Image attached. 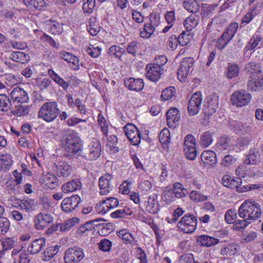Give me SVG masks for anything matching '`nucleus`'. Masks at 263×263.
Wrapping results in <instances>:
<instances>
[{
  "mask_svg": "<svg viewBox=\"0 0 263 263\" xmlns=\"http://www.w3.org/2000/svg\"><path fill=\"white\" fill-rule=\"evenodd\" d=\"M239 219L235 224V230L245 229L249 224L258 219L261 216L260 206L255 201H245L238 210Z\"/></svg>",
  "mask_w": 263,
  "mask_h": 263,
  "instance_id": "1",
  "label": "nucleus"
},
{
  "mask_svg": "<svg viewBox=\"0 0 263 263\" xmlns=\"http://www.w3.org/2000/svg\"><path fill=\"white\" fill-rule=\"evenodd\" d=\"M60 113L58 104L55 102H48L44 103L41 107L38 117L46 122L54 120Z\"/></svg>",
  "mask_w": 263,
  "mask_h": 263,
  "instance_id": "2",
  "label": "nucleus"
},
{
  "mask_svg": "<svg viewBox=\"0 0 263 263\" xmlns=\"http://www.w3.org/2000/svg\"><path fill=\"white\" fill-rule=\"evenodd\" d=\"M65 146V149L70 154H76L81 147V139L77 136V134L71 133L70 130L65 131V134L62 140Z\"/></svg>",
  "mask_w": 263,
  "mask_h": 263,
  "instance_id": "3",
  "label": "nucleus"
},
{
  "mask_svg": "<svg viewBox=\"0 0 263 263\" xmlns=\"http://www.w3.org/2000/svg\"><path fill=\"white\" fill-rule=\"evenodd\" d=\"M197 224V219L193 214L184 215L177 223V228L185 233H192L195 231Z\"/></svg>",
  "mask_w": 263,
  "mask_h": 263,
  "instance_id": "4",
  "label": "nucleus"
},
{
  "mask_svg": "<svg viewBox=\"0 0 263 263\" xmlns=\"http://www.w3.org/2000/svg\"><path fill=\"white\" fill-rule=\"evenodd\" d=\"M123 131L131 144L138 146L141 142V134L139 129L133 124L128 123L123 127Z\"/></svg>",
  "mask_w": 263,
  "mask_h": 263,
  "instance_id": "5",
  "label": "nucleus"
},
{
  "mask_svg": "<svg viewBox=\"0 0 263 263\" xmlns=\"http://www.w3.org/2000/svg\"><path fill=\"white\" fill-rule=\"evenodd\" d=\"M251 95L246 90L234 92L231 98L232 104L237 107H243L247 105L251 101Z\"/></svg>",
  "mask_w": 263,
  "mask_h": 263,
  "instance_id": "6",
  "label": "nucleus"
},
{
  "mask_svg": "<svg viewBox=\"0 0 263 263\" xmlns=\"http://www.w3.org/2000/svg\"><path fill=\"white\" fill-rule=\"evenodd\" d=\"M202 101V95L200 92H196L192 95L187 106V111L190 116L196 115L199 112Z\"/></svg>",
  "mask_w": 263,
  "mask_h": 263,
  "instance_id": "7",
  "label": "nucleus"
},
{
  "mask_svg": "<svg viewBox=\"0 0 263 263\" xmlns=\"http://www.w3.org/2000/svg\"><path fill=\"white\" fill-rule=\"evenodd\" d=\"M101 146L97 138H92L89 142L86 149V159L89 160H95L99 157L101 154Z\"/></svg>",
  "mask_w": 263,
  "mask_h": 263,
  "instance_id": "8",
  "label": "nucleus"
},
{
  "mask_svg": "<svg viewBox=\"0 0 263 263\" xmlns=\"http://www.w3.org/2000/svg\"><path fill=\"white\" fill-rule=\"evenodd\" d=\"M194 63V60L191 57L185 58L181 61L177 73L178 78L181 82L185 80Z\"/></svg>",
  "mask_w": 263,
  "mask_h": 263,
  "instance_id": "9",
  "label": "nucleus"
},
{
  "mask_svg": "<svg viewBox=\"0 0 263 263\" xmlns=\"http://www.w3.org/2000/svg\"><path fill=\"white\" fill-rule=\"evenodd\" d=\"M80 222V219L78 217H73L65 220L63 223H57L52 225L48 231H60L61 232H65L69 231L70 229L76 224Z\"/></svg>",
  "mask_w": 263,
  "mask_h": 263,
  "instance_id": "10",
  "label": "nucleus"
},
{
  "mask_svg": "<svg viewBox=\"0 0 263 263\" xmlns=\"http://www.w3.org/2000/svg\"><path fill=\"white\" fill-rule=\"evenodd\" d=\"M53 218L52 216L48 213H40L34 219L35 228L38 230H41L48 226L52 222Z\"/></svg>",
  "mask_w": 263,
  "mask_h": 263,
  "instance_id": "11",
  "label": "nucleus"
},
{
  "mask_svg": "<svg viewBox=\"0 0 263 263\" xmlns=\"http://www.w3.org/2000/svg\"><path fill=\"white\" fill-rule=\"evenodd\" d=\"M146 70L145 76L146 78L153 82L157 81L163 72V68L154 64L147 65Z\"/></svg>",
  "mask_w": 263,
  "mask_h": 263,
  "instance_id": "12",
  "label": "nucleus"
},
{
  "mask_svg": "<svg viewBox=\"0 0 263 263\" xmlns=\"http://www.w3.org/2000/svg\"><path fill=\"white\" fill-rule=\"evenodd\" d=\"M218 99L215 97L208 96L204 101L203 112L205 116L209 117L215 112L218 108Z\"/></svg>",
  "mask_w": 263,
  "mask_h": 263,
  "instance_id": "13",
  "label": "nucleus"
},
{
  "mask_svg": "<svg viewBox=\"0 0 263 263\" xmlns=\"http://www.w3.org/2000/svg\"><path fill=\"white\" fill-rule=\"evenodd\" d=\"M247 88L251 91H260L263 88V76L262 73L251 76L247 84Z\"/></svg>",
  "mask_w": 263,
  "mask_h": 263,
  "instance_id": "14",
  "label": "nucleus"
},
{
  "mask_svg": "<svg viewBox=\"0 0 263 263\" xmlns=\"http://www.w3.org/2000/svg\"><path fill=\"white\" fill-rule=\"evenodd\" d=\"M81 201V197L78 195L65 198L62 202V209L65 212H70L78 206Z\"/></svg>",
  "mask_w": 263,
  "mask_h": 263,
  "instance_id": "15",
  "label": "nucleus"
},
{
  "mask_svg": "<svg viewBox=\"0 0 263 263\" xmlns=\"http://www.w3.org/2000/svg\"><path fill=\"white\" fill-rule=\"evenodd\" d=\"M82 254V249L74 247L68 249L65 253V263H76L80 261Z\"/></svg>",
  "mask_w": 263,
  "mask_h": 263,
  "instance_id": "16",
  "label": "nucleus"
},
{
  "mask_svg": "<svg viewBox=\"0 0 263 263\" xmlns=\"http://www.w3.org/2000/svg\"><path fill=\"white\" fill-rule=\"evenodd\" d=\"M112 178L111 175L108 174H105L100 178L99 185L100 189V195H106L110 192L111 189L110 181Z\"/></svg>",
  "mask_w": 263,
  "mask_h": 263,
  "instance_id": "17",
  "label": "nucleus"
},
{
  "mask_svg": "<svg viewBox=\"0 0 263 263\" xmlns=\"http://www.w3.org/2000/svg\"><path fill=\"white\" fill-rule=\"evenodd\" d=\"M11 97L13 102L21 104L27 103L29 100L27 92L18 87L13 88L11 92Z\"/></svg>",
  "mask_w": 263,
  "mask_h": 263,
  "instance_id": "18",
  "label": "nucleus"
},
{
  "mask_svg": "<svg viewBox=\"0 0 263 263\" xmlns=\"http://www.w3.org/2000/svg\"><path fill=\"white\" fill-rule=\"evenodd\" d=\"M179 110L176 108L169 109L166 114L167 124L170 128L175 127L176 123L178 122L180 118Z\"/></svg>",
  "mask_w": 263,
  "mask_h": 263,
  "instance_id": "19",
  "label": "nucleus"
},
{
  "mask_svg": "<svg viewBox=\"0 0 263 263\" xmlns=\"http://www.w3.org/2000/svg\"><path fill=\"white\" fill-rule=\"evenodd\" d=\"M124 84L129 90L136 91L141 90L144 87V82L141 79L130 78L124 81Z\"/></svg>",
  "mask_w": 263,
  "mask_h": 263,
  "instance_id": "20",
  "label": "nucleus"
},
{
  "mask_svg": "<svg viewBox=\"0 0 263 263\" xmlns=\"http://www.w3.org/2000/svg\"><path fill=\"white\" fill-rule=\"evenodd\" d=\"M236 175L241 179V178H252L255 176L254 167H249L246 165H241L236 170Z\"/></svg>",
  "mask_w": 263,
  "mask_h": 263,
  "instance_id": "21",
  "label": "nucleus"
},
{
  "mask_svg": "<svg viewBox=\"0 0 263 263\" xmlns=\"http://www.w3.org/2000/svg\"><path fill=\"white\" fill-rule=\"evenodd\" d=\"M222 183L226 187L234 189L238 187V185H241L242 180L239 178H235L230 175H225L222 178Z\"/></svg>",
  "mask_w": 263,
  "mask_h": 263,
  "instance_id": "22",
  "label": "nucleus"
},
{
  "mask_svg": "<svg viewBox=\"0 0 263 263\" xmlns=\"http://www.w3.org/2000/svg\"><path fill=\"white\" fill-rule=\"evenodd\" d=\"M45 239L43 238L36 239L29 244L28 251L31 254L38 253L45 247Z\"/></svg>",
  "mask_w": 263,
  "mask_h": 263,
  "instance_id": "23",
  "label": "nucleus"
},
{
  "mask_svg": "<svg viewBox=\"0 0 263 263\" xmlns=\"http://www.w3.org/2000/svg\"><path fill=\"white\" fill-rule=\"evenodd\" d=\"M201 160L204 165H212L217 162L216 155L214 151H204L200 156Z\"/></svg>",
  "mask_w": 263,
  "mask_h": 263,
  "instance_id": "24",
  "label": "nucleus"
},
{
  "mask_svg": "<svg viewBox=\"0 0 263 263\" xmlns=\"http://www.w3.org/2000/svg\"><path fill=\"white\" fill-rule=\"evenodd\" d=\"M234 141L232 137L224 135L220 138L217 144V147L219 148V150L229 149L233 146Z\"/></svg>",
  "mask_w": 263,
  "mask_h": 263,
  "instance_id": "25",
  "label": "nucleus"
},
{
  "mask_svg": "<svg viewBox=\"0 0 263 263\" xmlns=\"http://www.w3.org/2000/svg\"><path fill=\"white\" fill-rule=\"evenodd\" d=\"M159 204L157 201V195L155 194L149 195L146 207V211L152 214H156L159 211Z\"/></svg>",
  "mask_w": 263,
  "mask_h": 263,
  "instance_id": "26",
  "label": "nucleus"
},
{
  "mask_svg": "<svg viewBox=\"0 0 263 263\" xmlns=\"http://www.w3.org/2000/svg\"><path fill=\"white\" fill-rule=\"evenodd\" d=\"M159 141L164 149L168 151L171 144L170 133L167 128L162 129L159 135Z\"/></svg>",
  "mask_w": 263,
  "mask_h": 263,
  "instance_id": "27",
  "label": "nucleus"
},
{
  "mask_svg": "<svg viewBox=\"0 0 263 263\" xmlns=\"http://www.w3.org/2000/svg\"><path fill=\"white\" fill-rule=\"evenodd\" d=\"M71 167L65 162H62L55 166V172L58 176L66 177L68 176L71 172Z\"/></svg>",
  "mask_w": 263,
  "mask_h": 263,
  "instance_id": "28",
  "label": "nucleus"
},
{
  "mask_svg": "<svg viewBox=\"0 0 263 263\" xmlns=\"http://www.w3.org/2000/svg\"><path fill=\"white\" fill-rule=\"evenodd\" d=\"M82 186V183L79 180L72 179L63 185L62 190L65 193L72 192L77 190L80 189Z\"/></svg>",
  "mask_w": 263,
  "mask_h": 263,
  "instance_id": "29",
  "label": "nucleus"
},
{
  "mask_svg": "<svg viewBox=\"0 0 263 263\" xmlns=\"http://www.w3.org/2000/svg\"><path fill=\"white\" fill-rule=\"evenodd\" d=\"M239 246L235 243L228 244L226 247L221 249L220 254L222 256H232L239 251Z\"/></svg>",
  "mask_w": 263,
  "mask_h": 263,
  "instance_id": "30",
  "label": "nucleus"
},
{
  "mask_svg": "<svg viewBox=\"0 0 263 263\" xmlns=\"http://www.w3.org/2000/svg\"><path fill=\"white\" fill-rule=\"evenodd\" d=\"M197 241L200 243L201 246L206 247H210L215 245L219 242V240L218 239L204 235L199 236L197 239Z\"/></svg>",
  "mask_w": 263,
  "mask_h": 263,
  "instance_id": "31",
  "label": "nucleus"
},
{
  "mask_svg": "<svg viewBox=\"0 0 263 263\" xmlns=\"http://www.w3.org/2000/svg\"><path fill=\"white\" fill-rule=\"evenodd\" d=\"M230 124L237 134L243 135L250 131V127L247 124H242L241 122L236 121H232L230 122Z\"/></svg>",
  "mask_w": 263,
  "mask_h": 263,
  "instance_id": "32",
  "label": "nucleus"
},
{
  "mask_svg": "<svg viewBox=\"0 0 263 263\" xmlns=\"http://www.w3.org/2000/svg\"><path fill=\"white\" fill-rule=\"evenodd\" d=\"M199 16L193 14L186 18L184 21V26L187 32L191 31L198 24Z\"/></svg>",
  "mask_w": 263,
  "mask_h": 263,
  "instance_id": "33",
  "label": "nucleus"
},
{
  "mask_svg": "<svg viewBox=\"0 0 263 263\" xmlns=\"http://www.w3.org/2000/svg\"><path fill=\"white\" fill-rule=\"evenodd\" d=\"M9 58L16 62L25 63L30 60L28 54L21 51H13L9 55Z\"/></svg>",
  "mask_w": 263,
  "mask_h": 263,
  "instance_id": "34",
  "label": "nucleus"
},
{
  "mask_svg": "<svg viewBox=\"0 0 263 263\" xmlns=\"http://www.w3.org/2000/svg\"><path fill=\"white\" fill-rule=\"evenodd\" d=\"M117 235L122 239L123 241L128 245L133 246L134 245L135 238L132 234L125 229L117 231Z\"/></svg>",
  "mask_w": 263,
  "mask_h": 263,
  "instance_id": "35",
  "label": "nucleus"
},
{
  "mask_svg": "<svg viewBox=\"0 0 263 263\" xmlns=\"http://www.w3.org/2000/svg\"><path fill=\"white\" fill-rule=\"evenodd\" d=\"M17 206L26 212L33 211L35 206L33 200L28 199L27 200H17L16 202Z\"/></svg>",
  "mask_w": 263,
  "mask_h": 263,
  "instance_id": "36",
  "label": "nucleus"
},
{
  "mask_svg": "<svg viewBox=\"0 0 263 263\" xmlns=\"http://www.w3.org/2000/svg\"><path fill=\"white\" fill-rule=\"evenodd\" d=\"M182 5L186 10L193 14L197 13L200 9L199 4L196 0H184Z\"/></svg>",
  "mask_w": 263,
  "mask_h": 263,
  "instance_id": "37",
  "label": "nucleus"
},
{
  "mask_svg": "<svg viewBox=\"0 0 263 263\" xmlns=\"http://www.w3.org/2000/svg\"><path fill=\"white\" fill-rule=\"evenodd\" d=\"M12 164V156L8 153H0V167L8 170Z\"/></svg>",
  "mask_w": 263,
  "mask_h": 263,
  "instance_id": "38",
  "label": "nucleus"
},
{
  "mask_svg": "<svg viewBox=\"0 0 263 263\" xmlns=\"http://www.w3.org/2000/svg\"><path fill=\"white\" fill-rule=\"evenodd\" d=\"M225 221L227 223L234 224V228L235 229V224L236 223V221L241 218H238L237 213L235 210L230 209L228 210L224 215Z\"/></svg>",
  "mask_w": 263,
  "mask_h": 263,
  "instance_id": "39",
  "label": "nucleus"
},
{
  "mask_svg": "<svg viewBox=\"0 0 263 263\" xmlns=\"http://www.w3.org/2000/svg\"><path fill=\"white\" fill-rule=\"evenodd\" d=\"M60 56L65 61L69 63H71L75 65L76 67L74 68V69L79 68V65H77L79 62V59L72 54L65 51H61L60 53Z\"/></svg>",
  "mask_w": 263,
  "mask_h": 263,
  "instance_id": "40",
  "label": "nucleus"
},
{
  "mask_svg": "<svg viewBox=\"0 0 263 263\" xmlns=\"http://www.w3.org/2000/svg\"><path fill=\"white\" fill-rule=\"evenodd\" d=\"M87 30L91 35H96L100 30V27L96 23V18L95 17H91L89 20L88 24L87 25Z\"/></svg>",
  "mask_w": 263,
  "mask_h": 263,
  "instance_id": "41",
  "label": "nucleus"
},
{
  "mask_svg": "<svg viewBox=\"0 0 263 263\" xmlns=\"http://www.w3.org/2000/svg\"><path fill=\"white\" fill-rule=\"evenodd\" d=\"M47 25L48 26L50 32L53 34L59 35L63 31L61 24L57 21L49 20L47 22Z\"/></svg>",
  "mask_w": 263,
  "mask_h": 263,
  "instance_id": "42",
  "label": "nucleus"
},
{
  "mask_svg": "<svg viewBox=\"0 0 263 263\" xmlns=\"http://www.w3.org/2000/svg\"><path fill=\"white\" fill-rule=\"evenodd\" d=\"M125 50L118 45L111 46L108 50V54L111 58H115L119 60L121 58L124 53Z\"/></svg>",
  "mask_w": 263,
  "mask_h": 263,
  "instance_id": "43",
  "label": "nucleus"
},
{
  "mask_svg": "<svg viewBox=\"0 0 263 263\" xmlns=\"http://www.w3.org/2000/svg\"><path fill=\"white\" fill-rule=\"evenodd\" d=\"M239 72V69L238 65L236 64L229 63L226 72V76L228 79H231L236 77Z\"/></svg>",
  "mask_w": 263,
  "mask_h": 263,
  "instance_id": "44",
  "label": "nucleus"
},
{
  "mask_svg": "<svg viewBox=\"0 0 263 263\" xmlns=\"http://www.w3.org/2000/svg\"><path fill=\"white\" fill-rule=\"evenodd\" d=\"M58 249L59 247L58 246L46 248L42 254L43 260L44 261L50 260L58 253Z\"/></svg>",
  "mask_w": 263,
  "mask_h": 263,
  "instance_id": "45",
  "label": "nucleus"
},
{
  "mask_svg": "<svg viewBox=\"0 0 263 263\" xmlns=\"http://www.w3.org/2000/svg\"><path fill=\"white\" fill-rule=\"evenodd\" d=\"M11 106V102L9 97L5 94H0V110L6 111Z\"/></svg>",
  "mask_w": 263,
  "mask_h": 263,
  "instance_id": "46",
  "label": "nucleus"
},
{
  "mask_svg": "<svg viewBox=\"0 0 263 263\" xmlns=\"http://www.w3.org/2000/svg\"><path fill=\"white\" fill-rule=\"evenodd\" d=\"M245 70L251 73V76L259 74V73H262L260 66L255 62H251L248 63L245 66Z\"/></svg>",
  "mask_w": 263,
  "mask_h": 263,
  "instance_id": "47",
  "label": "nucleus"
},
{
  "mask_svg": "<svg viewBox=\"0 0 263 263\" xmlns=\"http://www.w3.org/2000/svg\"><path fill=\"white\" fill-rule=\"evenodd\" d=\"M144 31L140 32V36L143 38H148L155 30V26L152 23H147L144 24Z\"/></svg>",
  "mask_w": 263,
  "mask_h": 263,
  "instance_id": "48",
  "label": "nucleus"
},
{
  "mask_svg": "<svg viewBox=\"0 0 263 263\" xmlns=\"http://www.w3.org/2000/svg\"><path fill=\"white\" fill-rule=\"evenodd\" d=\"M213 141L212 134L210 131L204 132L200 137L201 144L204 147L209 146Z\"/></svg>",
  "mask_w": 263,
  "mask_h": 263,
  "instance_id": "49",
  "label": "nucleus"
},
{
  "mask_svg": "<svg viewBox=\"0 0 263 263\" xmlns=\"http://www.w3.org/2000/svg\"><path fill=\"white\" fill-rule=\"evenodd\" d=\"M96 209L99 213L102 214H106L110 210L106 199L102 200L97 203L96 206Z\"/></svg>",
  "mask_w": 263,
  "mask_h": 263,
  "instance_id": "50",
  "label": "nucleus"
},
{
  "mask_svg": "<svg viewBox=\"0 0 263 263\" xmlns=\"http://www.w3.org/2000/svg\"><path fill=\"white\" fill-rule=\"evenodd\" d=\"M261 39V37L259 36H253L250 39L245 47V49L248 51L254 49L260 42Z\"/></svg>",
  "mask_w": 263,
  "mask_h": 263,
  "instance_id": "51",
  "label": "nucleus"
},
{
  "mask_svg": "<svg viewBox=\"0 0 263 263\" xmlns=\"http://www.w3.org/2000/svg\"><path fill=\"white\" fill-rule=\"evenodd\" d=\"M87 53L92 58H98L101 54V48L99 46L96 47L92 45H90L85 49Z\"/></svg>",
  "mask_w": 263,
  "mask_h": 263,
  "instance_id": "52",
  "label": "nucleus"
},
{
  "mask_svg": "<svg viewBox=\"0 0 263 263\" xmlns=\"http://www.w3.org/2000/svg\"><path fill=\"white\" fill-rule=\"evenodd\" d=\"M175 92V88L174 87H169L162 92L161 97L164 101H167L172 98Z\"/></svg>",
  "mask_w": 263,
  "mask_h": 263,
  "instance_id": "53",
  "label": "nucleus"
},
{
  "mask_svg": "<svg viewBox=\"0 0 263 263\" xmlns=\"http://www.w3.org/2000/svg\"><path fill=\"white\" fill-rule=\"evenodd\" d=\"M183 151L187 159L191 160L195 159L197 156V151L195 146L184 148Z\"/></svg>",
  "mask_w": 263,
  "mask_h": 263,
  "instance_id": "54",
  "label": "nucleus"
},
{
  "mask_svg": "<svg viewBox=\"0 0 263 263\" xmlns=\"http://www.w3.org/2000/svg\"><path fill=\"white\" fill-rule=\"evenodd\" d=\"M24 2L27 7L33 6L37 9H40L45 5L44 0H24Z\"/></svg>",
  "mask_w": 263,
  "mask_h": 263,
  "instance_id": "55",
  "label": "nucleus"
},
{
  "mask_svg": "<svg viewBox=\"0 0 263 263\" xmlns=\"http://www.w3.org/2000/svg\"><path fill=\"white\" fill-rule=\"evenodd\" d=\"M259 157V152L258 149L254 148L250 150L248 159L249 164H255L258 160Z\"/></svg>",
  "mask_w": 263,
  "mask_h": 263,
  "instance_id": "56",
  "label": "nucleus"
},
{
  "mask_svg": "<svg viewBox=\"0 0 263 263\" xmlns=\"http://www.w3.org/2000/svg\"><path fill=\"white\" fill-rule=\"evenodd\" d=\"M112 242L107 239L104 238L98 243V247L103 252H109L111 250Z\"/></svg>",
  "mask_w": 263,
  "mask_h": 263,
  "instance_id": "57",
  "label": "nucleus"
},
{
  "mask_svg": "<svg viewBox=\"0 0 263 263\" xmlns=\"http://www.w3.org/2000/svg\"><path fill=\"white\" fill-rule=\"evenodd\" d=\"M107 145L111 150L114 151L115 152H119V148L117 146L118 142V138L115 135L110 136L107 140Z\"/></svg>",
  "mask_w": 263,
  "mask_h": 263,
  "instance_id": "58",
  "label": "nucleus"
},
{
  "mask_svg": "<svg viewBox=\"0 0 263 263\" xmlns=\"http://www.w3.org/2000/svg\"><path fill=\"white\" fill-rule=\"evenodd\" d=\"M256 15H257V13L256 12L255 10L254 9H251L242 18L241 21V24H249L254 18V17Z\"/></svg>",
  "mask_w": 263,
  "mask_h": 263,
  "instance_id": "59",
  "label": "nucleus"
},
{
  "mask_svg": "<svg viewBox=\"0 0 263 263\" xmlns=\"http://www.w3.org/2000/svg\"><path fill=\"white\" fill-rule=\"evenodd\" d=\"M9 226V220L6 218L0 216V234L6 233L8 231Z\"/></svg>",
  "mask_w": 263,
  "mask_h": 263,
  "instance_id": "60",
  "label": "nucleus"
},
{
  "mask_svg": "<svg viewBox=\"0 0 263 263\" xmlns=\"http://www.w3.org/2000/svg\"><path fill=\"white\" fill-rule=\"evenodd\" d=\"M16 240L17 239L14 237H7L4 239L2 241V245L3 248L5 250L12 248L14 246V243L16 242Z\"/></svg>",
  "mask_w": 263,
  "mask_h": 263,
  "instance_id": "61",
  "label": "nucleus"
},
{
  "mask_svg": "<svg viewBox=\"0 0 263 263\" xmlns=\"http://www.w3.org/2000/svg\"><path fill=\"white\" fill-rule=\"evenodd\" d=\"M217 7L216 5L203 4L201 5V14L204 17L208 16Z\"/></svg>",
  "mask_w": 263,
  "mask_h": 263,
  "instance_id": "62",
  "label": "nucleus"
},
{
  "mask_svg": "<svg viewBox=\"0 0 263 263\" xmlns=\"http://www.w3.org/2000/svg\"><path fill=\"white\" fill-rule=\"evenodd\" d=\"M152 187L151 182L147 180L142 181L139 185V189L141 192L146 193L149 191Z\"/></svg>",
  "mask_w": 263,
  "mask_h": 263,
  "instance_id": "63",
  "label": "nucleus"
},
{
  "mask_svg": "<svg viewBox=\"0 0 263 263\" xmlns=\"http://www.w3.org/2000/svg\"><path fill=\"white\" fill-rule=\"evenodd\" d=\"M13 263H30L28 255L25 252L19 254L18 257L14 258Z\"/></svg>",
  "mask_w": 263,
  "mask_h": 263,
  "instance_id": "64",
  "label": "nucleus"
}]
</instances>
